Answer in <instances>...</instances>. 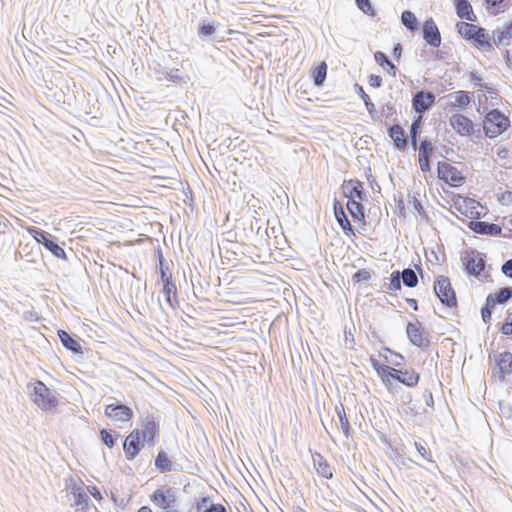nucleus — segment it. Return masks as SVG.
Returning a JSON list of instances; mask_svg holds the SVG:
<instances>
[{"label":"nucleus","instance_id":"nucleus-64","mask_svg":"<svg viewBox=\"0 0 512 512\" xmlns=\"http://www.w3.org/2000/svg\"><path fill=\"white\" fill-rule=\"evenodd\" d=\"M509 149L506 148V147H500L498 150H497V156L501 159H506L508 158L509 156Z\"/></svg>","mask_w":512,"mask_h":512},{"label":"nucleus","instance_id":"nucleus-43","mask_svg":"<svg viewBox=\"0 0 512 512\" xmlns=\"http://www.w3.org/2000/svg\"><path fill=\"white\" fill-rule=\"evenodd\" d=\"M336 221L346 236H355V228L352 226L347 216L340 217V219H337Z\"/></svg>","mask_w":512,"mask_h":512},{"label":"nucleus","instance_id":"nucleus-33","mask_svg":"<svg viewBox=\"0 0 512 512\" xmlns=\"http://www.w3.org/2000/svg\"><path fill=\"white\" fill-rule=\"evenodd\" d=\"M401 23L409 31L415 32L419 29V21L410 10H404L401 14Z\"/></svg>","mask_w":512,"mask_h":512},{"label":"nucleus","instance_id":"nucleus-53","mask_svg":"<svg viewBox=\"0 0 512 512\" xmlns=\"http://www.w3.org/2000/svg\"><path fill=\"white\" fill-rule=\"evenodd\" d=\"M333 213L336 220L347 216L343 204L336 198L333 201Z\"/></svg>","mask_w":512,"mask_h":512},{"label":"nucleus","instance_id":"nucleus-8","mask_svg":"<svg viewBox=\"0 0 512 512\" xmlns=\"http://www.w3.org/2000/svg\"><path fill=\"white\" fill-rule=\"evenodd\" d=\"M406 334L410 343L413 346L418 347L422 350H426L429 348L431 344L429 333L422 326L421 322H408L406 325Z\"/></svg>","mask_w":512,"mask_h":512},{"label":"nucleus","instance_id":"nucleus-44","mask_svg":"<svg viewBox=\"0 0 512 512\" xmlns=\"http://www.w3.org/2000/svg\"><path fill=\"white\" fill-rule=\"evenodd\" d=\"M357 8L362 11L364 14L374 17L376 16V11L371 4L370 0H355Z\"/></svg>","mask_w":512,"mask_h":512},{"label":"nucleus","instance_id":"nucleus-32","mask_svg":"<svg viewBox=\"0 0 512 512\" xmlns=\"http://www.w3.org/2000/svg\"><path fill=\"white\" fill-rule=\"evenodd\" d=\"M327 64L326 62H320L311 72L313 84L316 87H322L327 77Z\"/></svg>","mask_w":512,"mask_h":512},{"label":"nucleus","instance_id":"nucleus-16","mask_svg":"<svg viewBox=\"0 0 512 512\" xmlns=\"http://www.w3.org/2000/svg\"><path fill=\"white\" fill-rule=\"evenodd\" d=\"M475 48L483 52H493L494 47L490 39V34L484 27L478 25L476 30L473 32L472 37L468 41Z\"/></svg>","mask_w":512,"mask_h":512},{"label":"nucleus","instance_id":"nucleus-17","mask_svg":"<svg viewBox=\"0 0 512 512\" xmlns=\"http://www.w3.org/2000/svg\"><path fill=\"white\" fill-rule=\"evenodd\" d=\"M105 415L113 420L126 422L132 419L133 411L127 405L117 401L105 407Z\"/></svg>","mask_w":512,"mask_h":512},{"label":"nucleus","instance_id":"nucleus-37","mask_svg":"<svg viewBox=\"0 0 512 512\" xmlns=\"http://www.w3.org/2000/svg\"><path fill=\"white\" fill-rule=\"evenodd\" d=\"M400 276L403 284L408 288H414L418 284V276L411 268H405L400 271Z\"/></svg>","mask_w":512,"mask_h":512},{"label":"nucleus","instance_id":"nucleus-11","mask_svg":"<svg viewBox=\"0 0 512 512\" xmlns=\"http://www.w3.org/2000/svg\"><path fill=\"white\" fill-rule=\"evenodd\" d=\"M452 201L453 207L462 215H465L472 220L480 219L482 217L481 212L477 209L479 203L476 200L470 197H464L460 194H454Z\"/></svg>","mask_w":512,"mask_h":512},{"label":"nucleus","instance_id":"nucleus-2","mask_svg":"<svg viewBox=\"0 0 512 512\" xmlns=\"http://www.w3.org/2000/svg\"><path fill=\"white\" fill-rule=\"evenodd\" d=\"M511 125L510 119L500 109H491L483 119L485 137L493 139L504 133Z\"/></svg>","mask_w":512,"mask_h":512},{"label":"nucleus","instance_id":"nucleus-12","mask_svg":"<svg viewBox=\"0 0 512 512\" xmlns=\"http://www.w3.org/2000/svg\"><path fill=\"white\" fill-rule=\"evenodd\" d=\"M387 134L392 140V144L395 150L400 152H406L409 144V136L398 122L397 118L393 119V124H386Z\"/></svg>","mask_w":512,"mask_h":512},{"label":"nucleus","instance_id":"nucleus-63","mask_svg":"<svg viewBox=\"0 0 512 512\" xmlns=\"http://www.w3.org/2000/svg\"><path fill=\"white\" fill-rule=\"evenodd\" d=\"M402 51H403V48L400 43L394 44L393 49H392V54L395 58L400 59Z\"/></svg>","mask_w":512,"mask_h":512},{"label":"nucleus","instance_id":"nucleus-35","mask_svg":"<svg viewBox=\"0 0 512 512\" xmlns=\"http://www.w3.org/2000/svg\"><path fill=\"white\" fill-rule=\"evenodd\" d=\"M209 501V497H202L196 503L197 512H227L226 507L220 503H211L209 506H205L203 509V505Z\"/></svg>","mask_w":512,"mask_h":512},{"label":"nucleus","instance_id":"nucleus-59","mask_svg":"<svg viewBox=\"0 0 512 512\" xmlns=\"http://www.w3.org/2000/svg\"><path fill=\"white\" fill-rule=\"evenodd\" d=\"M420 169L423 173L431 172L432 160L418 159Z\"/></svg>","mask_w":512,"mask_h":512},{"label":"nucleus","instance_id":"nucleus-22","mask_svg":"<svg viewBox=\"0 0 512 512\" xmlns=\"http://www.w3.org/2000/svg\"><path fill=\"white\" fill-rule=\"evenodd\" d=\"M163 283L162 293L165 297L167 304L175 309L179 302L177 297V287L172 277L161 280Z\"/></svg>","mask_w":512,"mask_h":512},{"label":"nucleus","instance_id":"nucleus-1","mask_svg":"<svg viewBox=\"0 0 512 512\" xmlns=\"http://www.w3.org/2000/svg\"><path fill=\"white\" fill-rule=\"evenodd\" d=\"M370 363L387 388L392 385V380L409 388L416 387L420 381V374L412 368L397 369L390 365L383 364L373 357L370 358Z\"/></svg>","mask_w":512,"mask_h":512},{"label":"nucleus","instance_id":"nucleus-18","mask_svg":"<svg viewBox=\"0 0 512 512\" xmlns=\"http://www.w3.org/2000/svg\"><path fill=\"white\" fill-rule=\"evenodd\" d=\"M467 227L476 234L488 236H501L502 228L498 224L480 221L479 219L471 220L467 223Z\"/></svg>","mask_w":512,"mask_h":512},{"label":"nucleus","instance_id":"nucleus-48","mask_svg":"<svg viewBox=\"0 0 512 512\" xmlns=\"http://www.w3.org/2000/svg\"><path fill=\"white\" fill-rule=\"evenodd\" d=\"M371 279V273L367 269H359L352 275V281L354 283H360Z\"/></svg>","mask_w":512,"mask_h":512},{"label":"nucleus","instance_id":"nucleus-54","mask_svg":"<svg viewBox=\"0 0 512 512\" xmlns=\"http://www.w3.org/2000/svg\"><path fill=\"white\" fill-rule=\"evenodd\" d=\"M512 313H509L508 319L500 324L499 331L505 335L510 336L512 334Z\"/></svg>","mask_w":512,"mask_h":512},{"label":"nucleus","instance_id":"nucleus-3","mask_svg":"<svg viewBox=\"0 0 512 512\" xmlns=\"http://www.w3.org/2000/svg\"><path fill=\"white\" fill-rule=\"evenodd\" d=\"M31 400L43 411H52L58 406L55 394L41 380L32 384Z\"/></svg>","mask_w":512,"mask_h":512},{"label":"nucleus","instance_id":"nucleus-4","mask_svg":"<svg viewBox=\"0 0 512 512\" xmlns=\"http://www.w3.org/2000/svg\"><path fill=\"white\" fill-rule=\"evenodd\" d=\"M461 261L468 276L479 278L486 267L487 256L476 249H470L461 253Z\"/></svg>","mask_w":512,"mask_h":512},{"label":"nucleus","instance_id":"nucleus-15","mask_svg":"<svg viewBox=\"0 0 512 512\" xmlns=\"http://www.w3.org/2000/svg\"><path fill=\"white\" fill-rule=\"evenodd\" d=\"M422 37L427 45L438 48L441 44V33L433 18H428L422 25Z\"/></svg>","mask_w":512,"mask_h":512},{"label":"nucleus","instance_id":"nucleus-25","mask_svg":"<svg viewBox=\"0 0 512 512\" xmlns=\"http://www.w3.org/2000/svg\"><path fill=\"white\" fill-rule=\"evenodd\" d=\"M512 299V287L507 286L498 289L494 293L488 294L486 300L489 305L496 306L497 304H506Z\"/></svg>","mask_w":512,"mask_h":512},{"label":"nucleus","instance_id":"nucleus-6","mask_svg":"<svg viewBox=\"0 0 512 512\" xmlns=\"http://www.w3.org/2000/svg\"><path fill=\"white\" fill-rule=\"evenodd\" d=\"M434 293L443 306L456 308L458 305L456 293L450 279L444 275L437 276L434 281Z\"/></svg>","mask_w":512,"mask_h":512},{"label":"nucleus","instance_id":"nucleus-49","mask_svg":"<svg viewBox=\"0 0 512 512\" xmlns=\"http://www.w3.org/2000/svg\"><path fill=\"white\" fill-rule=\"evenodd\" d=\"M494 308V306L489 305V302L487 300L485 301V304L482 306L481 318L485 324L490 323Z\"/></svg>","mask_w":512,"mask_h":512},{"label":"nucleus","instance_id":"nucleus-34","mask_svg":"<svg viewBox=\"0 0 512 512\" xmlns=\"http://www.w3.org/2000/svg\"><path fill=\"white\" fill-rule=\"evenodd\" d=\"M477 27H478V25L474 24L473 22L469 23V22H465V21H459L455 25L457 33L466 42H468L470 40L473 32L476 30Z\"/></svg>","mask_w":512,"mask_h":512},{"label":"nucleus","instance_id":"nucleus-60","mask_svg":"<svg viewBox=\"0 0 512 512\" xmlns=\"http://www.w3.org/2000/svg\"><path fill=\"white\" fill-rule=\"evenodd\" d=\"M422 397L425 400V403L428 407L434 408L433 394L430 389H425Z\"/></svg>","mask_w":512,"mask_h":512},{"label":"nucleus","instance_id":"nucleus-26","mask_svg":"<svg viewBox=\"0 0 512 512\" xmlns=\"http://www.w3.org/2000/svg\"><path fill=\"white\" fill-rule=\"evenodd\" d=\"M363 201H357L354 199H350L347 201L346 207L347 210L354 222H361L363 225H366L365 220V207L362 204Z\"/></svg>","mask_w":512,"mask_h":512},{"label":"nucleus","instance_id":"nucleus-51","mask_svg":"<svg viewBox=\"0 0 512 512\" xmlns=\"http://www.w3.org/2000/svg\"><path fill=\"white\" fill-rule=\"evenodd\" d=\"M374 59L376 63L382 68H386V66L391 62L389 57L382 51H376L374 53Z\"/></svg>","mask_w":512,"mask_h":512},{"label":"nucleus","instance_id":"nucleus-50","mask_svg":"<svg viewBox=\"0 0 512 512\" xmlns=\"http://www.w3.org/2000/svg\"><path fill=\"white\" fill-rule=\"evenodd\" d=\"M415 445V448L417 450V452L424 458L426 459L427 461L431 462V463H434V461L431 459V453L426 449V443L424 441L422 442H418L416 441L414 443Z\"/></svg>","mask_w":512,"mask_h":512},{"label":"nucleus","instance_id":"nucleus-9","mask_svg":"<svg viewBox=\"0 0 512 512\" xmlns=\"http://www.w3.org/2000/svg\"><path fill=\"white\" fill-rule=\"evenodd\" d=\"M150 501L158 508L164 511L177 506L176 489L172 487L157 488L150 496Z\"/></svg>","mask_w":512,"mask_h":512},{"label":"nucleus","instance_id":"nucleus-14","mask_svg":"<svg viewBox=\"0 0 512 512\" xmlns=\"http://www.w3.org/2000/svg\"><path fill=\"white\" fill-rule=\"evenodd\" d=\"M341 189L343 196L348 200L357 198L358 201H367L368 199L363 183L358 179L344 180Z\"/></svg>","mask_w":512,"mask_h":512},{"label":"nucleus","instance_id":"nucleus-30","mask_svg":"<svg viewBox=\"0 0 512 512\" xmlns=\"http://www.w3.org/2000/svg\"><path fill=\"white\" fill-rule=\"evenodd\" d=\"M435 146L428 137H423L419 141L418 159L432 160L434 156Z\"/></svg>","mask_w":512,"mask_h":512},{"label":"nucleus","instance_id":"nucleus-29","mask_svg":"<svg viewBox=\"0 0 512 512\" xmlns=\"http://www.w3.org/2000/svg\"><path fill=\"white\" fill-rule=\"evenodd\" d=\"M471 93L464 90H459L453 93H450L447 97L453 98L454 102L450 103L451 108H465L467 107L471 102Z\"/></svg>","mask_w":512,"mask_h":512},{"label":"nucleus","instance_id":"nucleus-58","mask_svg":"<svg viewBox=\"0 0 512 512\" xmlns=\"http://www.w3.org/2000/svg\"><path fill=\"white\" fill-rule=\"evenodd\" d=\"M501 271L506 277L512 279V258L502 264Z\"/></svg>","mask_w":512,"mask_h":512},{"label":"nucleus","instance_id":"nucleus-55","mask_svg":"<svg viewBox=\"0 0 512 512\" xmlns=\"http://www.w3.org/2000/svg\"><path fill=\"white\" fill-rule=\"evenodd\" d=\"M410 203L413 206V209L419 213L420 216L427 218V214L423 208L422 203L415 196L412 197Z\"/></svg>","mask_w":512,"mask_h":512},{"label":"nucleus","instance_id":"nucleus-21","mask_svg":"<svg viewBox=\"0 0 512 512\" xmlns=\"http://www.w3.org/2000/svg\"><path fill=\"white\" fill-rule=\"evenodd\" d=\"M58 338L62 346L72 352L75 355H83V348L79 342V338L76 335H71L66 330L59 329L57 332Z\"/></svg>","mask_w":512,"mask_h":512},{"label":"nucleus","instance_id":"nucleus-61","mask_svg":"<svg viewBox=\"0 0 512 512\" xmlns=\"http://www.w3.org/2000/svg\"><path fill=\"white\" fill-rule=\"evenodd\" d=\"M502 56L508 66L512 63V50L510 51L508 47H504L501 51Z\"/></svg>","mask_w":512,"mask_h":512},{"label":"nucleus","instance_id":"nucleus-62","mask_svg":"<svg viewBox=\"0 0 512 512\" xmlns=\"http://www.w3.org/2000/svg\"><path fill=\"white\" fill-rule=\"evenodd\" d=\"M367 179H368V182H369L371 188L373 189V191L379 193L381 191V187L378 184V182L376 181V179L372 175H369Z\"/></svg>","mask_w":512,"mask_h":512},{"label":"nucleus","instance_id":"nucleus-39","mask_svg":"<svg viewBox=\"0 0 512 512\" xmlns=\"http://www.w3.org/2000/svg\"><path fill=\"white\" fill-rule=\"evenodd\" d=\"M155 252H156V257L158 260V266H159L161 280L172 277V274L169 272V266L164 258L161 247L158 246Z\"/></svg>","mask_w":512,"mask_h":512},{"label":"nucleus","instance_id":"nucleus-42","mask_svg":"<svg viewBox=\"0 0 512 512\" xmlns=\"http://www.w3.org/2000/svg\"><path fill=\"white\" fill-rule=\"evenodd\" d=\"M101 441L109 448H112L115 445L116 439L119 437V434L111 429H102L100 431Z\"/></svg>","mask_w":512,"mask_h":512},{"label":"nucleus","instance_id":"nucleus-41","mask_svg":"<svg viewBox=\"0 0 512 512\" xmlns=\"http://www.w3.org/2000/svg\"><path fill=\"white\" fill-rule=\"evenodd\" d=\"M216 26L217 25L214 21H212V22L201 21L199 23L198 30H197L198 36L201 39L210 37L211 35H213L215 33Z\"/></svg>","mask_w":512,"mask_h":512},{"label":"nucleus","instance_id":"nucleus-57","mask_svg":"<svg viewBox=\"0 0 512 512\" xmlns=\"http://www.w3.org/2000/svg\"><path fill=\"white\" fill-rule=\"evenodd\" d=\"M368 82L371 87L380 88L382 86V77L380 75L370 74Z\"/></svg>","mask_w":512,"mask_h":512},{"label":"nucleus","instance_id":"nucleus-40","mask_svg":"<svg viewBox=\"0 0 512 512\" xmlns=\"http://www.w3.org/2000/svg\"><path fill=\"white\" fill-rule=\"evenodd\" d=\"M485 3L487 5L488 12L491 15H498L509 7L506 0H485Z\"/></svg>","mask_w":512,"mask_h":512},{"label":"nucleus","instance_id":"nucleus-46","mask_svg":"<svg viewBox=\"0 0 512 512\" xmlns=\"http://www.w3.org/2000/svg\"><path fill=\"white\" fill-rule=\"evenodd\" d=\"M422 127H423V123H422L420 116L418 118H414L410 125V131H409L408 136L414 137V138H420L421 133H422Z\"/></svg>","mask_w":512,"mask_h":512},{"label":"nucleus","instance_id":"nucleus-28","mask_svg":"<svg viewBox=\"0 0 512 512\" xmlns=\"http://www.w3.org/2000/svg\"><path fill=\"white\" fill-rule=\"evenodd\" d=\"M313 461L319 476L326 479L333 478V470L330 464L320 453H316V455L313 456Z\"/></svg>","mask_w":512,"mask_h":512},{"label":"nucleus","instance_id":"nucleus-45","mask_svg":"<svg viewBox=\"0 0 512 512\" xmlns=\"http://www.w3.org/2000/svg\"><path fill=\"white\" fill-rule=\"evenodd\" d=\"M389 284L387 285V290H390V291H396V290H400L401 289V276H400V271L399 270H395L393 271L391 274H390V277H389Z\"/></svg>","mask_w":512,"mask_h":512},{"label":"nucleus","instance_id":"nucleus-56","mask_svg":"<svg viewBox=\"0 0 512 512\" xmlns=\"http://www.w3.org/2000/svg\"><path fill=\"white\" fill-rule=\"evenodd\" d=\"M354 92L363 100V102H367L370 98V96L364 91V88L362 85L355 83L353 85Z\"/></svg>","mask_w":512,"mask_h":512},{"label":"nucleus","instance_id":"nucleus-27","mask_svg":"<svg viewBox=\"0 0 512 512\" xmlns=\"http://www.w3.org/2000/svg\"><path fill=\"white\" fill-rule=\"evenodd\" d=\"M154 465L160 473H167L177 470L173 465L169 455L163 449L159 450L155 457Z\"/></svg>","mask_w":512,"mask_h":512},{"label":"nucleus","instance_id":"nucleus-5","mask_svg":"<svg viewBox=\"0 0 512 512\" xmlns=\"http://www.w3.org/2000/svg\"><path fill=\"white\" fill-rule=\"evenodd\" d=\"M28 232L39 244L43 245L44 248L51 252L55 257L63 260L67 259L65 250L58 244L55 236L35 226L29 227Z\"/></svg>","mask_w":512,"mask_h":512},{"label":"nucleus","instance_id":"nucleus-20","mask_svg":"<svg viewBox=\"0 0 512 512\" xmlns=\"http://www.w3.org/2000/svg\"><path fill=\"white\" fill-rule=\"evenodd\" d=\"M159 423L155 420V418L151 415L146 416L143 429H140L142 432V438L146 441V444L149 446H154L156 443V439L159 436Z\"/></svg>","mask_w":512,"mask_h":512},{"label":"nucleus","instance_id":"nucleus-23","mask_svg":"<svg viewBox=\"0 0 512 512\" xmlns=\"http://www.w3.org/2000/svg\"><path fill=\"white\" fill-rule=\"evenodd\" d=\"M454 7L456 15L463 20L469 22H476L477 16L473 11L472 5L469 0H454Z\"/></svg>","mask_w":512,"mask_h":512},{"label":"nucleus","instance_id":"nucleus-38","mask_svg":"<svg viewBox=\"0 0 512 512\" xmlns=\"http://www.w3.org/2000/svg\"><path fill=\"white\" fill-rule=\"evenodd\" d=\"M335 411L339 418L343 434L345 435L346 438H348L350 436L351 426H350L349 420L346 416L343 404L340 403V406H336Z\"/></svg>","mask_w":512,"mask_h":512},{"label":"nucleus","instance_id":"nucleus-36","mask_svg":"<svg viewBox=\"0 0 512 512\" xmlns=\"http://www.w3.org/2000/svg\"><path fill=\"white\" fill-rule=\"evenodd\" d=\"M72 494L74 496L75 505L80 506L81 510L83 512H86V509L88 508L89 504L91 503V500L87 493L84 491L83 488L78 487L74 488L72 491Z\"/></svg>","mask_w":512,"mask_h":512},{"label":"nucleus","instance_id":"nucleus-7","mask_svg":"<svg viewBox=\"0 0 512 512\" xmlns=\"http://www.w3.org/2000/svg\"><path fill=\"white\" fill-rule=\"evenodd\" d=\"M437 177L452 187L460 186L466 181V177L457 167L444 161L437 163Z\"/></svg>","mask_w":512,"mask_h":512},{"label":"nucleus","instance_id":"nucleus-24","mask_svg":"<svg viewBox=\"0 0 512 512\" xmlns=\"http://www.w3.org/2000/svg\"><path fill=\"white\" fill-rule=\"evenodd\" d=\"M496 365L499 370L500 380H504L506 375L512 373V353L508 351L500 353L496 358Z\"/></svg>","mask_w":512,"mask_h":512},{"label":"nucleus","instance_id":"nucleus-19","mask_svg":"<svg viewBox=\"0 0 512 512\" xmlns=\"http://www.w3.org/2000/svg\"><path fill=\"white\" fill-rule=\"evenodd\" d=\"M449 123L460 136H471V133H474L473 121L464 114H453L449 119Z\"/></svg>","mask_w":512,"mask_h":512},{"label":"nucleus","instance_id":"nucleus-31","mask_svg":"<svg viewBox=\"0 0 512 512\" xmlns=\"http://www.w3.org/2000/svg\"><path fill=\"white\" fill-rule=\"evenodd\" d=\"M162 74L164 79L175 84H186L189 81V77L177 68L165 69Z\"/></svg>","mask_w":512,"mask_h":512},{"label":"nucleus","instance_id":"nucleus-10","mask_svg":"<svg viewBox=\"0 0 512 512\" xmlns=\"http://www.w3.org/2000/svg\"><path fill=\"white\" fill-rule=\"evenodd\" d=\"M140 429L132 430L123 442V451L128 461L135 459L144 448L146 441L142 438Z\"/></svg>","mask_w":512,"mask_h":512},{"label":"nucleus","instance_id":"nucleus-52","mask_svg":"<svg viewBox=\"0 0 512 512\" xmlns=\"http://www.w3.org/2000/svg\"><path fill=\"white\" fill-rule=\"evenodd\" d=\"M382 117L386 119H391L394 115H396V108L392 102H387L381 111Z\"/></svg>","mask_w":512,"mask_h":512},{"label":"nucleus","instance_id":"nucleus-13","mask_svg":"<svg viewBox=\"0 0 512 512\" xmlns=\"http://www.w3.org/2000/svg\"><path fill=\"white\" fill-rule=\"evenodd\" d=\"M435 105V95L429 90H419L412 97V109L421 116Z\"/></svg>","mask_w":512,"mask_h":512},{"label":"nucleus","instance_id":"nucleus-47","mask_svg":"<svg viewBox=\"0 0 512 512\" xmlns=\"http://www.w3.org/2000/svg\"><path fill=\"white\" fill-rule=\"evenodd\" d=\"M379 355L381 357H383L388 363H390L394 367H399V366L403 365L405 362V357L401 353L396 352V351L393 353V355L390 358L387 355H384L382 352H380Z\"/></svg>","mask_w":512,"mask_h":512}]
</instances>
